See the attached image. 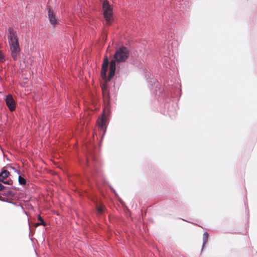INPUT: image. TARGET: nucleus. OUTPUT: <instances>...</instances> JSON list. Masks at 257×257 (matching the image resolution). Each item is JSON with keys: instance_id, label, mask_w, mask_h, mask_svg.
<instances>
[{"instance_id": "obj_1", "label": "nucleus", "mask_w": 257, "mask_h": 257, "mask_svg": "<svg viewBox=\"0 0 257 257\" xmlns=\"http://www.w3.org/2000/svg\"><path fill=\"white\" fill-rule=\"evenodd\" d=\"M97 162V158L93 153H90L89 157H87L84 166L86 167L89 168V173L94 179H96L95 175L99 174V172L96 167V163Z\"/></svg>"}, {"instance_id": "obj_29", "label": "nucleus", "mask_w": 257, "mask_h": 257, "mask_svg": "<svg viewBox=\"0 0 257 257\" xmlns=\"http://www.w3.org/2000/svg\"><path fill=\"white\" fill-rule=\"evenodd\" d=\"M169 55V52H167V53H165V54H164V56H167V55Z\"/></svg>"}, {"instance_id": "obj_19", "label": "nucleus", "mask_w": 257, "mask_h": 257, "mask_svg": "<svg viewBox=\"0 0 257 257\" xmlns=\"http://www.w3.org/2000/svg\"><path fill=\"white\" fill-rule=\"evenodd\" d=\"M96 209L97 212L99 214H101L103 211V206H97Z\"/></svg>"}, {"instance_id": "obj_17", "label": "nucleus", "mask_w": 257, "mask_h": 257, "mask_svg": "<svg viewBox=\"0 0 257 257\" xmlns=\"http://www.w3.org/2000/svg\"><path fill=\"white\" fill-rule=\"evenodd\" d=\"M37 218L38 220H39L40 222H39V224H42V225L45 226L46 225V223L42 218V217L40 215H38Z\"/></svg>"}, {"instance_id": "obj_21", "label": "nucleus", "mask_w": 257, "mask_h": 257, "mask_svg": "<svg viewBox=\"0 0 257 257\" xmlns=\"http://www.w3.org/2000/svg\"><path fill=\"white\" fill-rule=\"evenodd\" d=\"M0 61L1 62H4L6 61L5 57L2 51H0Z\"/></svg>"}, {"instance_id": "obj_15", "label": "nucleus", "mask_w": 257, "mask_h": 257, "mask_svg": "<svg viewBox=\"0 0 257 257\" xmlns=\"http://www.w3.org/2000/svg\"><path fill=\"white\" fill-rule=\"evenodd\" d=\"M18 182L20 185L22 186H24L27 184V180L25 178V175L22 174V175H19Z\"/></svg>"}, {"instance_id": "obj_8", "label": "nucleus", "mask_w": 257, "mask_h": 257, "mask_svg": "<svg viewBox=\"0 0 257 257\" xmlns=\"http://www.w3.org/2000/svg\"><path fill=\"white\" fill-rule=\"evenodd\" d=\"M5 101L10 111L13 112L15 110L17 103L12 94L7 95L5 98Z\"/></svg>"}, {"instance_id": "obj_27", "label": "nucleus", "mask_w": 257, "mask_h": 257, "mask_svg": "<svg viewBox=\"0 0 257 257\" xmlns=\"http://www.w3.org/2000/svg\"><path fill=\"white\" fill-rule=\"evenodd\" d=\"M14 172L17 173L18 174H19V175H22L21 173V171L20 170L16 169V170Z\"/></svg>"}, {"instance_id": "obj_2", "label": "nucleus", "mask_w": 257, "mask_h": 257, "mask_svg": "<svg viewBox=\"0 0 257 257\" xmlns=\"http://www.w3.org/2000/svg\"><path fill=\"white\" fill-rule=\"evenodd\" d=\"M129 56V50L126 47L122 46L116 49L114 55L113 61L117 63L124 62L128 59Z\"/></svg>"}, {"instance_id": "obj_23", "label": "nucleus", "mask_w": 257, "mask_h": 257, "mask_svg": "<svg viewBox=\"0 0 257 257\" xmlns=\"http://www.w3.org/2000/svg\"><path fill=\"white\" fill-rule=\"evenodd\" d=\"M10 204H12L16 206H20L21 207V208L24 210V207L21 204H17L16 202H13L11 200V202H10Z\"/></svg>"}, {"instance_id": "obj_7", "label": "nucleus", "mask_w": 257, "mask_h": 257, "mask_svg": "<svg viewBox=\"0 0 257 257\" xmlns=\"http://www.w3.org/2000/svg\"><path fill=\"white\" fill-rule=\"evenodd\" d=\"M97 124L100 130V133H102L101 139H102L106 131V119L104 113H102L101 117L98 119Z\"/></svg>"}, {"instance_id": "obj_6", "label": "nucleus", "mask_w": 257, "mask_h": 257, "mask_svg": "<svg viewBox=\"0 0 257 257\" xmlns=\"http://www.w3.org/2000/svg\"><path fill=\"white\" fill-rule=\"evenodd\" d=\"M165 110H166L167 114L170 116H175L176 114V104L171 101L168 102L167 100L164 103Z\"/></svg>"}, {"instance_id": "obj_12", "label": "nucleus", "mask_w": 257, "mask_h": 257, "mask_svg": "<svg viewBox=\"0 0 257 257\" xmlns=\"http://www.w3.org/2000/svg\"><path fill=\"white\" fill-rule=\"evenodd\" d=\"M109 59L105 57L102 63L101 69V75L103 79L106 78V72L107 71L108 65L109 64Z\"/></svg>"}, {"instance_id": "obj_9", "label": "nucleus", "mask_w": 257, "mask_h": 257, "mask_svg": "<svg viewBox=\"0 0 257 257\" xmlns=\"http://www.w3.org/2000/svg\"><path fill=\"white\" fill-rule=\"evenodd\" d=\"M48 18L50 23L55 27L58 23L57 20L50 7L48 8Z\"/></svg>"}, {"instance_id": "obj_3", "label": "nucleus", "mask_w": 257, "mask_h": 257, "mask_svg": "<svg viewBox=\"0 0 257 257\" xmlns=\"http://www.w3.org/2000/svg\"><path fill=\"white\" fill-rule=\"evenodd\" d=\"M103 16L107 25H110L113 20L112 8L109 2L105 0L103 2Z\"/></svg>"}, {"instance_id": "obj_20", "label": "nucleus", "mask_w": 257, "mask_h": 257, "mask_svg": "<svg viewBox=\"0 0 257 257\" xmlns=\"http://www.w3.org/2000/svg\"><path fill=\"white\" fill-rule=\"evenodd\" d=\"M9 198H8V197L3 198L0 196V201L10 203V202H11V200L9 199Z\"/></svg>"}, {"instance_id": "obj_25", "label": "nucleus", "mask_w": 257, "mask_h": 257, "mask_svg": "<svg viewBox=\"0 0 257 257\" xmlns=\"http://www.w3.org/2000/svg\"><path fill=\"white\" fill-rule=\"evenodd\" d=\"M0 179L2 181V182L4 181V180L6 179V178L4 177V175L3 174V173L1 172H0Z\"/></svg>"}, {"instance_id": "obj_14", "label": "nucleus", "mask_w": 257, "mask_h": 257, "mask_svg": "<svg viewBox=\"0 0 257 257\" xmlns=\"http://www.w3.org/2000/svg\"><path fill=\"white\" fill-rule=\"evenodd\" d=\"M0 194L10 199H12L13 198H14L16 194L15 192L10 189L7 191H4L1 192Z\"/></svg>"}, {"instance_id": "obj_28", "label": "nucleus", "mask_w": 257, "mask_h": 257, "mask_svg": "<svg viewBox=\"0 0 257 257\" xmlns=\"http://www.w3.org/2000/svg\"><path fill=\"white\" fill-rule=\"evenodd\" d=\"M110 188H111V189L113 191V192L114 193L115 195V196H117V194H116V192H115V190H114L113 188H112L111 187H110Z\"/></svg>"}, {"instance_id": "obj_24", "label": "nucleus", "mask_w": 257, "mask_h": 257, "mask_svg": "<svg viewBox=\"0 0 257 257\" xmlns=\"http://www.w3.org/2000/svg\"><path fill=\"white\" fill-rule=\"evenodd\" d=\"M7 188V187H6L4 185H3L2 183H0V191L4 190V189Z\"/></svg>"}, {"instance_id": "obj_22", "label": "nucleus", "mask_w": 257, "mask_h": 257, "mask_svg": "<svg viewBox=\"0 0 257 257\" xmlns=\"http://www.w3.org/2000/svg\"><path fill=\"white\" fill-rule=\"evenodd\" d=\"M6 167L7 168V169L13 170L14 171H16L17 169L15 167L12 166L10 164L7 165Z\"/></svg>"}, {"instance_id": "obj_11", "label": "nucleus", "mask_w": 257, "mask_h": 257, "mask_svg": "<svg viewBox=\"0 0 257 257\" xmlns=\"http://www.w3.org/2000/svg\"><path fill=\"white\" fill-rule=\"evenodd\" d=\"M8 40L9 43H11L12 42H15V40L18 41L16 32L14 31L13 28L9 27L8 28Z\"/></svg>"}, {"instance_id": "obj_31", "label": "nucleus", "mask_w": 257, "mask_h": 257, "mask_svg": "<svg viewBox=\"0 0 257 257\" xmlns=\"http://www.w3.org/2000/svg\"><path fill=\"white\" fill-rule=\"evenodd\" d=\"M12 189H16V187H12Z\"/></svg>"}, {"instance_id": "obj_16", "label": "nucleus", "mask_w": 257, "mask_h": 257, "mask_svg": "<svg viewBox=\"0 0 257 257\" xmlns=\"http://www.w3.org/2000/svg\"><path fill=\"white\" fill-rule=\"evenodd\" d=\"M208 234L207 231H205L203 235V244L202 246V249L204 248L205 245L208 242Z\"/></svg>"}, {"instance_id": "obj_18", "label": "nucleus", "mask_w": 257, "mask_h": 257, "mask_svg": "<svg viewBox=\"0 0 257 257\" xmlns=\"http://www.w3.org/2000/svg\"><path fill=\"white\" fill-rule=\"evenodd\" d=\"M1 172L3 173V174L6 178L10 176V173L8 170H5V168H3L1 170Z\"/></svg>"}, {"instance_id": "obj_5", "label": "nucleus", "mask_w": 257, "mask_h": 257, "mask_svg": "<svg viewBox=\"0 0 257 257\" xmlns=\"http://www.w3.org/2000/svg\"><path fill=\"white\" fill-rule=\"evenodd\" d=\"M9 44L10 47L12 57L14 60H17L21 51L18 41L15 40V42H12Z\"/></svg>"}, {"instance_id": "obj_4", "label": "nucleus", "mask_w": 257, "mask_h": 257, "mask_svg": "<svg viewBox=\"0 0 257 257\" xmlns=\"http://www.w3.org/2000/svg\"><path fill=\"white\" fill-rule=\"evenodd\" d=\"M145 77L146 78L147 82L150 85V89L152 90L154 89V88H155L156 95L158 96V101H160L161 99V97L160 96V94L161 93V91L160 87H158V82L155 78H154L152 76H151V75H149V74H146L145 75Z\"/></svg>"}, {"instance_id": "obj_30", "label": "nucleus", "mask_w": 257, "mask_h": 257, "mask_svg": "<svg viewBox=\"0 0 257 257\" xmlns=\"http://www.w3.org/2000/svg\"><path fill=\"white\" fill-rule=\"evenodd\" d=\"M36 225H37V226L42 225V224H39V222L37 223Z\"/></svg>"}, {"instance_id": "obj_10", "label": "nucleus", "mask_w": 257, "mask_h": 257, "mask_svg": "<svg viewBox=\"0 0 257 257\" xmlns=\"http://www.w3.org/2000/svg\"><path fill=\"white\" fill-rule=\"evenodd\" d=\"M116 70V63L115 62V61L111 60L109 64V72L108 73V76L107 78H106L105 79H107V81H110L111 79L113 77L115 74Z\"/></svg>"}, {"instance_id": "obj_13", "label": "nucleus", "mask_w": 257, "mask_h": 257, "mask_svg": "<svg viewBox=\"0 0 257 257\" xmlns=\"http://www.w3.org/2000/svg\"><path fill=\"white\" fill-rule=\"evenodd\" d=\"M102 90L103 92V96L105 102L107 101L109 103L110 95L109 92L107 90V86L106 85L102 87Z\"/></svg>"}, {"instance_id": "obj_32", "label": "nucleus", "mask_w": 257, "mask_h": 257, "mask_svg": "<svg viewBox=\"0 0 257 257\" xmlns=\"http://www.w3.org/2000/svg\"><path fill=\"white\" fill-rule=\"evenodd\" d=\"M246 207H247V211H248V208L247 206Z\"/></svg>"}, {"instance_id": "obj_26", "label": "nucleus", "mask_w": 257, "mask_h": 257, "mask_svg": "<svg viewBox=\"0 0 257 257\" xmlns=\"http://www.w3.org/2000/svg\"><path fill=\"white\" fill-rule=\"evenodd\" d=\"M2 183L4 184H8V185H10L11 184L10 183V181H4Z\"/></svg>"}]
</instances>
